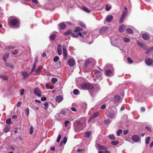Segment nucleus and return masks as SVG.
Masks as SVG:
<instances>
[{"label":"nucleus","mask_w":153,"mask_h":153,"mask_svg":"<svg viewBox=\"0 0 153 153\" xmlns=\"http://www.w3.org/2000/svg\"><path fill=\"white\" fill-rule=\"evenodd\" d=\"M56 34H53V33H52L50 36L49 38L51 40H53L56 38Z\"/></svg>","instance_id":"nucleus-25"},{"label":"nucleus","mask_w":153,"mask_h":153,"mask_svg":"<svg viewBox=\"0 0 153 153\" xmlns=\"http://www.w3.org/2000/svg\"><path fill=\"white\" fill-rule=\"evenodd\" d=\"M61 135H59L58 137V138H57V142H59V141H60V139H61Z\"/></svg>","instance_id":"nucleus-55"},{"label":"nucleus","mask_w":153,"mask_h":153,"mask_svg":"<svg viewBox=\"0 0 153 153\" xmlns=\"http://www.w3.org/2000/svg\"><path fill=\"white\" fill-rule=\"evenodd\" d=\"M122 129L119 130L117 132V135L118 136H119L120 134L122 132Z\"/></svg>","instance_id":"nucleus-44"},{"label":"nucleus","mask_w":153,"mask_h":153,"mask_svg":"<svg viewBox=\"0 0 153 153\" xmlns=\"http://www.w3.org/2000/svg\"><path fill=\"white\" fill-rule=\"evenodd\" d=\"M10 55V53H6L5 54H4L3 56L2 57V58L3 60L4 61L6 62L7 58H8Z\"/></svg>","instance_id":"nucleus-12"},{"label":"nucleus","mask_w":153,"mask_h":153,"mask_svg":"<svg viewBox=\"0 0 153 153\" xmlns=\"http://www.w3.org/2000/svg\"><path fill=\"white\" fill-rule=\"evenodd\" d=\"M121 98L119 95H116L114 97L113 100L115 102H119Z\"/></svg>","instance_id":"nucleus-13"},{"label":"nucleus","mask_w":153,"mask_h":153,"mask_svg":"<svg viewBox=\"0 0 153 153\" xmlns=\"http://www.w3.org/2000/svg\"><path fill=\"white\" fill-rule=\"evenodd\" d=\"M82 9L85 12L87 13H90L91 12V11L87 7H82Z\"/></svg>","instance_id":"nucleus-27"},{"label":"nucleus","mask_w":153,"mask_h":153,"mask_svg":"<svg viewBox=\"0 0 153 153\" xmlns=\"http://www.w3.org/2000/svg\"><path fill=\"white\" fill-rule=\"evenodd\" d=\"M146 93L145 92V90L144 88H143L141 92L139 93L140 94H141L142 96H144L143 95V94H146Z\"/></svg>","instance_id":"nucleus-33"},{"label":"nucleus","mask_w":153,"mask_h":153,"mask_svg":"<svg viewBox=\"0 0 153 153\" xmlns=\"http://www.w3.org/2000/svg\"><path fill=\"white\" fill-rule=\"evenodd\" d=\"M145 62L147 65L150 66L153 63V59L150 58H148L145 60Z\"/></svg>","instance_id":"nucleus-6"},{"label":"nucleus","mask_w":153,"mask_h":153,"mask_svg":"<svg viewBox=\"0 0 153 153\" xmlns=\"http://www.w3.org/2000/svg\"><path fill=\"white\" fill-rule=\"evenodd\" d=\"M142 37L143 39L145 40H148L149 38L148 34L147 33H144L142 34Z\"/></svg>","instance_id":"nucleus-17"},{"label":"nucleus","mask_w":153,"mask_h":153,"mask_svg":"<svg viewBox=\"0 0 153 153\" xmlns=\"http://www.w3.org/2000/svg\"><path fill=\"white\" fill-rule=\"evenodd\" d=\"M126 32L128 33H133V31L130 28H128L126 30Z\"/></svg>","instance_id":"nucleus-36"},{"label":"nucleus","mask_w":153,"mask_h":153,"mask_svg":"<svg viewBox=\"0 0 153 153\" xmlns=\"http://www.w3.org/2000/svg\"><path fill=\"white\" fill-rule=\"evenodd\" d=\"M106 11H109L110 9L111 8V6L110 4H107L106 5Z\"/></svg>","instance_id":"nucleus-29"},{"label":"nucleus","mask_w":153,"mask_h":153,"mask_svg":"<svg viewBox=\"0 0 153 153\" xmlns=\"http://www.w3.org/2000/svg\"><path fill=\"white\" fill-rule=\"evenodd\" d=\"M64 55V59L65 60H66L67 59V52L63 53Z\"/></svg>","instance_id":"nucleus-54"},{"label":"nucleus","mask_w":153,"mask_h":153,"mask_svg":"<svg viewBox=\"0 0 153 153\" xmlns=\"http://www.w3.org/2000/svg\"><path fill=\"white\" fill-rule=\"evenodd\" d=\"M8 23L10 27L14 28H18L19 26L20 21L17 19L15 18L10 20Z\"/></svg>","instance_id":"nucleus-2"},{"label":"nucleus","mask_w":153,"mask_h":153,"mask_svg":"<svg viewBox=\"0 0 153 153\" xmlns=\"http://www.w3.org/2000/svg\"><path fill=\"white\" fill-rule=\"evenodd\" d=\"M108 29V27L107 26L103 27L99 30V32L100 33L105 32L107 31Z\"/></svg>","instance_id":"nucleus-8"},{"label":"nucleus","mask_w":153,"mask_h":153,"mask_svg":"<svg viewBox=\"0 0 153 153\" xmlns=\"http://www.w3.org/2000/svg\"><path fill=\"white\" fill-rule=\"evenodd\" d=\"M104 123L105 124H108L110 123V120L109 119L105 120L104 121Z\"/></svg>","instance_id":"nucleus-47"},{"label":"nucleus","mask_w":153,"mask_h":153,"mask_svg":"<svg viewBox=\"0 0 153 153\" xmlns=\"http://www.w3.org/2000/svg\"><path fill=\"white\" fill-rule=\"evenodd\" d=\"M5 64L7 67H10L11 68L14 69L12 63H7V62H5Z\"/></svg>","instance_id":"nucleus-23"},{"label":"nucleus","mask_w":153,"mask_h":153,"mask_svg":"<svg viewBox=\"0 0 153 153\" xmlns=\"http://www.w3.org/2000/svg\"><path fill=\"white\" fill-rule=\"evenodd\" d=\"M113 19V16L111 15L108 16L106 18V20L108 22H111Z\"/></svg>","instance_id":"nucleus-19"},{"label":"nucleus","mask_w":153,"mask_h":153,"mask_svg":"<svg viewBox=\"0 0 153 153\" xmlns=\"http://www.w3.org/2000/svg\"><path fill=\"white\" fill-rule=\"evenodd\" d=\"M94 61V60L92 59H88L85 60V66H87L88 64L91 63L92 62H93Z\"/></svg>","instance_id":"nucleus-11"},{"label":"nucleus","mask_w":153,"mask_h":153,"mask_svg":"<svg viewBox=\"0 0 153 153\" xmlns=\"http://www.w3.org/2000/svg\"><path fill=\"white\" fill-rule=\"evenodd\" d=\"M150 139V138L149 137H148L145 140L146 143V144H148L149 143V141Z\"/></svg>","instance_id":"nucleus-43"},{"label":"nucleus","mask_w":153,"mask_h":153,"mask_svg":"<svg viewBox=\"0 0 153 153\" xmlns=\"http://www.w3.org/2000/svg\"><path fill=\"white\" fill-rule=\"evenodd\" d=\"M123 40L124 42H128L130 41V39L129 38L126 37L123 38Z\"/></svg>","instance_id":"nucleus-39"},{"label":"nucleus","mask_w":153,"mask_h":153,"mask_svg":"<svg viewBox=\"0 0 153 153\" xmlns=\"http://www.w3.org/2000/svg\"><path fill=\"white\" fill-rule=\"evenodd\" d=\"M119 143L118 141H113L111 142V144L112 145H116L117 144Z\"/></svg>","instance_id":"nucleus-37"},{"label":"nucleus","mask_w":153,"mask_h":153,"mask_svg":"<svg viewBox=\"0 0 153 153\" xmlns=\"http://www.w3.org/2000/svg\"><path fill=\"white\" fill-rule=\"evenodd\" d=\"M59 57L58 56H56L53 58V61L54 62H56L59 60Z\"/></svg>","instance_id":"nucleus-50"},{"label":"nucleus","mask_w":153,"mask_h":153,"mask_svg":"<svg viewBox=\"0 0 153 153\" xmlns=\"http://www.w3.org/2000/svg\"><path fill=\"white\" fill-rule=\"evenodd\" d=\"M65 111L63 110H62L60 112V114L65 115Z\"/></svg>","instance_id":"nucleus-57"},{"label":"nucleus","mask_w":153,"mask_h":153,"mask_svg":"<svg viewBox=\"0 0 153 153\" xmlns=\"http://www.w3.org/2000/svg\"><path fill=\"white\" fill-rule=\"evenodd\" d=\"M97 147L100 149L101 150H106L108 148L106 146H101L99 144H97Z\"/></svg>","instance_id":"nucleus-16"},{"label":"nucleus","mask_w":153,"mask_h":153,"mask_svg":"<svg viewBox=\"0 0 153 153\" xmlns=\"http://www.w3.org/2000/svg\"><path fill=\"white\" fill-rule=\"evenodd\" d=\"M0 77L4 80H7V77L5 75H0Z\"/></svg>","instance_id":"nucleus-35"},{"label":"nucleus","mask_w":153,"mask_h":153,"mask_svg":"<svg viewBox=\"0 0 153 153\" xmlns=\"http://www.w3.org/2000/svg\"><path fill=\"white\" fill-rule=\"evenodd\" d=\"M10 128V126L9 125H7L5 126L4 129V131L5 133H7L9 131Z\"/></svg>","instance_id":"nucleus-21"},{"label":"nucleus","mask_w":153,"mask_h":153,"mask_svg":"<svg viewBox=\"0 0 153 153\" xmlns=\"http://www.w3.org/2000/svg\"><path fill=\"white\" fill-rule=\"evenodd\" d=\"M34 91L35 94L39 97L41 96V91L39 88L37 87L34 89Z\"/></svg>","instance_id":"nucleus-5"},{"label":"nucleus","mask_w":153,"mask_h":153,"mask_svg":"<svg viewBox=\"0 0 153 153\" xmlns=\"http://www.w3.org/2000/svg\"><path fill=\"white\" fill-rule=\"evenodd\" d=\"M24 90L23 89H22L20 90V93L21 95H22L24 94Z\"/></svg>","instance_id":"nucleus-62"},{"label":"nucleus","mask_w":153,"mask_h":153,"mask_svg":"<svg viewBox=\"0 0 153 153\" xmlns=\"http://www.w3.org/2000/svg\"><path fill=\"white\" fill-rule=\"evenodd\" d=\"M57 51H58V54L59 55H61L62 53L61 45H58L57 48Z\"/></svg>","instance_id":"nucleus-18"},{"label":"nucleus","mask_w":153,"mask_h":153,"mask_svg":"<svg viewBox=\"0 0 153 153\" xmlns=\"http://www.w3.org/2000/svg\"><path fill=\"white\" fill-rule=\"evenodd\" d=\"M93 85L89 83H83L81 84V88L83 90H92L94 88Z\"/></svg>","instance_id":"nucleus-3"},{"label":"nucleus","mask_w":153,"mask_h":153,"mask_svg":"<svg viewBox=\"0 0 153 153\" xmlns=\"http://www.w3.org/2000/svg\"><path fill=\"white\" fill-rule=\"evenodd\" d=\"M153 50V47H151L149 49H148L146 51V53H149L151 51H152Z\"/></svg>","instance_id":"nucleus-40"},{"label":"nucleus","mask_w":153,"mask_h":153,"mask_svg":"<svg viewBox=\"0 0 153 153\" xmlns=\"http://www.w3.org/2000/svg\"><path fill=\"white\" fill-rule=\"evenodd\" d=\"M137 43L141 48L145 50L146 49V46L143 43L138 41L137 42Z\"/></svg>","instance_id":"nucleus-15"},{"label":"nucleus","mask_w":153,"mask_h":153,"mask_svg":"<svg viewBox=\"0 0 153 153\" xmlns=\"http://www.w3.org/2000/svg\"><path fill=\"white\" fill-rule=\"evenodd\" d=\"M62 48H63V53L64 52H67L66 48L65 47V45H63L62 46Z\"/></svg>","instance_id":"nucleus-60"},{"label":"nucleus","mask_w":153,"mask_h":153,"mask_svg":"<svg viewBox=\"0 0 153 153\" xmlns=\"http://www.w3.org/2000/svg\"><path fill=\"white\" fill-rule=\"evenodd\" d=\"M42 68L43 67L42 66H39L38 68L35 71V74L34 75L36 76L39 75Z\"/></svg>","instance_id":"nucleus-10"},{"label":"nucleus","mask_w":153,"mask_h":153,"mask_svg":"<svg viewBox=\"0 0 153 153\" xmlns=\"http://www.w3.org/2000/svg\"><path fill=\"white\" fill-rule=\"evenodd\" d=\"M75 63V61L73 59H70L68 61V64L70 66H73Z\"/></svg>","instance_id":"nucleus-9"},{"label":"nucleus","mask_w":153,"mask_h":153,"mask_svg":"<svg viewBox=\"0 0 153 153\" xmlns=\"http://www.w3.org/2000/svg\"><path fill=\"white\" fill-rule=\"evenodd\" d=\"M100 73V71L99 70H96L95 71L94 73L96 75V74H98Z\"/></svg>","instance_id":"nucleus-64"},{"label":"nucleus","mask_w":153,"mask_h":153,"mask_svg":"<svg viewBox=\"0 0 153 153\" xmlns=\"http://www.w3.org/2000/svg\"><path fill=\"white\" fill-rule=\"evenodd\" d=\"M127 13V11H123L122 13V14L121 16L123 17H124V18H125V17L126 16V14Z\"/></svg>","instance_id":"nucleus-38"},{"label":"nucleus","mask_w":153,"mask_h":153,"mask_svg":"<svg viewBox=\"0 0 153 153\" xmlns=\"http://www.w3.org/2000/svg\"><path fill=\"white\" fill-rule=\"evenodd\" d=\"M44 106L45 107V108L46 110H47L48 108V103L47 102H46L45 103Z\"/></svg>","instance_id":"nucleus-53"},{"label":"nucleus","mask_w":153,"mask_h":153,"mask_svg":"<svg viewBox=\"0 0 153 153\" xmlns=\"http://www.w3.org/2000/svg\"><path fill=\"white\" fill-rule=\"evenodd\" d=\"M131 139L133 141L135 142H138L140 140L139 137L136 135H133Z\"/></svg>","instance_id":"nucleus-7"},{"label":"nucleus","mask_w":153,"mask_h":153,"mask_svg":"<svg viewBox=\"0 0 153 153\" xmlns=\"http://www.w3.org/2000/svg\"><path fill=\"white\" fill-rule=\"evenodd\" d=\"M127 59L128 61V63L129 64H131L133 62V61L129 57H128Z\"/></svg>","instance_id":"nucleus-49"},{"label":"nucleus","mask_w":153,"mask_h":153,"mask_svg":"<svg viewBox=\"0 0 153 153\" xmlns=\"http://www.w3.org/2000/svg\"><path fill=\"white\" fill-rule=\"evenodd\" d=\"M11 119H8L6 121V122L7 123L10 124L11 123Z\"/></svg>","instance_id":"nucleus-51"},{"label":"nucleus","mask_w":153,"mask_h":153,"mask_svg":"<svg viewBox=\"0 0 153 153\" xmlns=\"http://www.w3.org/2000/svg\"><path fill=\"white\" fill-rule=\"evenodd\" d=\"M86 122V120L83 118H81L77 120L76 122L78 126H75L74 128V131L76 132H77L83 129L85 127Z\"/></svg>","instance_id":"nucleus-1"},{"label":"nucleus","mask_w":153,"mask_h":153,"mask_svg":"<svg viewBox=\"0 0 153 153\" xmlns=\"http://www.w3.org/2000/svg\"><path fill=\"white\" fill-rule=\"evenodd\" d=\"M33 131V126H31L30 128V134H32Z\"/></svg>","instance_id":"nucleus-52"},{"label":"nucleus","mask_w":153,"mask_h":153,"mask_svg":"<svg viewBox=\"0 0 153 153\" xmlns=\"http://www.w3.org/2000/svg\"><path fill=\"white\" fill-rule=\"evenodd\" d=\"M73 93L74 94L76 95H78L79 94V90L76 89L74 90Z\"/></svg>","instance_id":"nucleus-31"},{"label":"nucleus","mask_w":153,"mask_h":153,"mask_svg":"<svg viewBox=\"0 0 153 153\" xmlns=\"http://www.w3.org/2000/svg\"><path fill=\"white\" fill-rule=\"evenodd\" d=\"M91 134V132L90 131H87L84 134V136L87 138L89 137Z\"/></svg>","instance_id":"nucleus-24"},{"label":"nucleus","mask_w":153,"mask_h":153,"mask_svg":"<svg viewBox=\"0 0 153 153\" xmlns=\"http://www.w3.org/2000/svg\"><path fill=\"white\" fill-rule=\"evenodd\" d=\"M22 74L23 75V78L24 79H25L28 75V73L25 72H22Z\"/></svg>","instance_id":"nucleus-28"},{"label":"nucleus","mask_w":153,"mask_h":153,"mask_svg":"<svg viewBox=\"0 0 153 153\" xmlns=\"http://www.w3.org/2000/svg\"><path fill=\"white\" fill-rule=\"evenodd\" d=\"M125 28V26L123 25H121L119 29V31L120 32H123L124 31Z\"/></svg>","instance_id":"nucleus-20"},{"label":"nucleus","mask_w":153,"mask_h":153,"mask_svg":"<svg viewBox=\"0 0 153 153\" xmlns=\"http://www.w3.org/2000/svg\"><path fill=\"white\" fill-rule=\"evenodd\" d=\"M71 33H72V32H71V30H68L65 33H64V35L65 36V35H68L69 34L71 35Z\"/></svg>","instance_id":"nucleus-34"},{"label":"nucleus","mask_w":153,"mask_h":153,"mask_svg":"<svg viewBox=\"0 0 153 153\" xmlns=\"http://www.w3.org/2000/svg\"><path fill=\"white\" fill-rule=\"evenodd\" d=\"M98 112H96L94 113L91 116V117H92L93 118H94L97 117L98 116Z\"/></svg>","instance_id":"nucleus-32"},{"label":"nucleus","mask_w":153,"mask_h":153,"mask_svg":"<svg viewBox=\"0 0 153 153\" xmlns=\"http://www.w3.org/2000/svg\"><path fill=\"white\" fill-rule=\"evenodd\" d=\"M106 107V105L105 104H103L101 106V108L102 109H104Z\"/></svg>","instance_id":"nucleus-63"},{"label":"nucleus","mask_w":153,"mask_h":153,"mask_svg":"<svg viewBox=\"0 0 153 153\" xmlns=\"http://www.w3.org/2000/svg\"><path fill=\"white\" fill-rule=\"evenodd\" d=\"M67 137H65L63 140V141H62V142H63V143H64V144H65L66 142H67Z\"/></svg>","instance_id":"nucleus-58"},{"label":"nucleus","mask_w":153,"mask_h":153,"mask_svg":"<svg viewBox=\"0 0 153 153\" xmlns=\"http://www.w3.org/2000/svg\"><path fill=\"white\" fill-rule=\"evenodd\" d=\"M116 112L114 113L112 111H111L108 112V113L107 114V116L108 117L113 119L116 117Z\"/></svg>","instance_id":"nucleus-4"},{"label":"nucleus","mask_w":153,"mask_h":153,"mask_svg":"<svg viewBox=\"0 0 153 153\" xmlns=\"http://www.w3.org/2000/svg\"><path fill=\"white\" fill-rule=\"evenodd\" d=\"M79 23L80 25H81V26H82V27H84V28L85 27V26L83 22L80 21L79 22Z\"/></svg>","instance_id":"nucleus-45"},{"label":"nucleus","mask_w":153,"mask_h":153,"mask_svg":"<svg viewBox=\"0 0 153 153\" xmlns=\"http://www.w3.org/2000/svg\"><path fill=\"white\" fill-rule=\"evenodd\" d=\"M70 123V121L68 120H66L65 122V126L67 127V125L69 124Z\"/></svg>","instance_id":"nucleus-59"},{"label":"nucleus","mask_w":153,"mask_h":153,"mask_svg":"<svg viewBox=\"0 0 153 153\" xmlns=\"http://www.w3.org/2000/svg\"><path fill=\"white\" fill-rule=\"evenodd\" d=\"M124 19H125L123 17L121 16L120 18V20H119V24H121L123 22V20Z\"/></svg>","instance_id":"nucleus-48"},{"label":"nucleus","mask_w":153,"mask_h":153,"mask_svg":"<svg viewBox=\"0 0 153 153\" xmlns=\"http://www.w3.org/2000/svg\"><path fill=\"white\" fill-rule=\"evenodd\" d=\"M112 71L111 70H108L106 71V74L107 76H109L111 75L112 74Z\"/></svg>","instance_id":"nucleus-30"},{"label":"nucleus","mask_w":153,"mask_h":153,"mask_svg":"<svg viewBox=\"0 0 153 153\" xmlns=\"http://www.w3.org/2000/svg\"><path fill=\"white\" fill-rule=\"evenodd\" d=\"M51 81L54 84H55L57 81V79L56 78H53L51 79Z\"/></svg>","instance_id":"nucleus-41"},{"label":"nucleus","mask_w":153,"mask_h":153,"mask_svg":"<svg viewBox=\"0 0 153 153\" xmlns=\"http://www.w3.org/2000/svg\"><path fill=\"white\" fill-rule=\"evenodd\" d=\"M26 115L27 116V117H28L29 113V110L28 108H27L26 110Z\"/></svg>","instance_id":"nucleus-56"},{"label":"nucleus","mask_w":153,"mask_h":153,"mask_svg":"<svg viewBox=\"0 0 153 153\" xmlns=\"http://www.w3.org/2000/svg\"><path fill=\"white\" fill-rule=\"evenodd\" d=\"M83 30V29L79 27H76L75 28V32H76L78 31H82Z\"/></svg>","instance_id":"nucleus-26"},{"label":"nucleus","mask_w":153,"mask_h":153,"mask_svg":"<svg viewBox=\"0 0 153 153\" xmlns=\"http://www.w3.org/2000/svg\"><path fill=\"white\" fill-rule=\"evenodd\" d=\"M63 100V97L60 95L57 96L56 98V101L58 102H61Z\"/></svg>","instance_id":"nucleus-14"},{"label":"nucleus","mask_w":153,"mask_h":153,"mask_svg":"<svg viewBox=\"0 0 153 153\" xmlns=\"http://www.w3.org/2000/svg\"><path fill=\"white\" fill-rule=\"evenodd\" d=\"M108 137L111 140H114L115 139V136L113 134L110 135L108 136Z\"/></svg>","instance_id":"nucleus-42"},{"label":"nucleus","mask_w":153,"mask_h":153,"mask_svg":"<svg viewBox=\"0 0 153 153\" xmlns=\"http://www.w3.org/2000/svg\"><path fill=\"white\" fill-rule=\"evenodd\" d=\"M18 51L17 50H15L13 52V53L14 55H16L18 53Z\"/></svg>","instance_id":"nucleus-61"},{"label":"nucleus","mask_w":153,"mask_h":153,"mask_svg":"<svg viewBox=\"0 0 153 153\" xmlns=\"http://www.w3.org/2000/svg\"><path fill=\"white\" fill-rule=\"evenodd\" d=\"M71 35L72 37L75 38L78 37V34L75 33H71Z\"/></svg>","instance_id":"nucleus-46"},{"label":"nucleus","mask_w":153,"mask_h":153,"mask_svg":"<svg viewBox=\"0 0 153 153\" xmlns=\"http://www.w3.org/2000/svg\"><path fill=\"white\" fill-rule=\"evenodd\" d=\"M59 29L63 30L66 27V25L65 24L62 23L59 25Z\"/></svg>","instance_id":"nucleus-22"}]
</instances>
